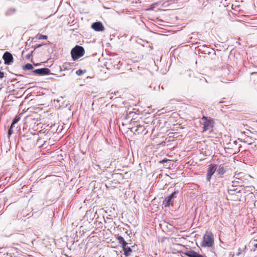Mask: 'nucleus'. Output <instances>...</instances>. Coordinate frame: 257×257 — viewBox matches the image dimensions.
<instances>
[{
  "label": "nucleus",
  "mask_w": 257,
  "mask_h": 257,
  "mask_svg": "<svg viewBox=\"0 0 257 257\" xmlns=\"http://www.w3.org/2000/svg\"><path fill=\"white\" fill-rule=\"evenodd\" d=\"M243 190V188L241 187H237L232 186L228 190L229 194L228 200L233 201H240L243 197L242 193Z\"/></svg>",
  "instance_id": "nucleus-1"
},
{
  "label": "nucleus",
  "mask_w": 257,
  "mask_h": 257,
  "mask_svg": "<svg viewBox=\"0 0 257 257\" xmlns=\"http://www.w3.org/2000/svg\"><path fill=\"white\" fill-rule=\"evenodd\" d=\"M214 244V237L213 233L209 231L205 232L203 240L201 242L202 247H212Z\"/></svg>",
  "instance_id": "nucleus-2"
},
{
  "label": "nucleus",
  "mask_w": 257,
  "mask_h": 257,
  "mask_svg": "<svg viewBox=\"0 0 257 257\" xmlns=\"http://www.w3.org/2000/svg\"><path fill=\"white\" fill-rule=\"evenodd\" d=\"M85 54V50L83 47L76 45L71 51V55L73 60H78Z\"/></svg>",
  "instance_id": "nucleus-3"
},
{
  "label": "nucleus",
  "mask_w": 257,
  "mask_h": 257,
  "mask_svg": "<svg viewBox=\"0 0 257 257\" xmlns=\"http://www.w3.org/2000/svg\"><path fill=\"white\" fill-rule=\"evenodd\" d=\"M202 120H204L203 125V132H206L208 130L212 129L214 126V121L213 119L210 117H208L203 116L202 117Z\"/></svg>",
  "instance_id": "nucleus-4"
},
{
  "label": "nucleus",
  "mask_w": 257,
  "mask_h": 257,
  "mask_svg": "<svg viewBox=\"0 0 257 257\" xmlns=\"http://www.w3.org/2000/svg\"><path fill=\"white\" fill-rule=\"evenodd\" d=\"M242 175V173H238L235 175L232 181V186L237 187H241V188H242L244 181L243 179L241 178Z\"/></svg>",
  "instance_id": "nucleus-5"
},
{
  "label": "nucleus",
  "mask_w": 257,
  "mask_h": 257,
  "mask_svg": "<svg viewBox=\"0 0 257 257\" xmlns=\"http://www.w3.org/2000/svg\"><path fill=\"white\" fill-rule=\"evenodd\" d=\"M3 58L6 65H10L14 62V58L13 55L9 52H6L3 56Z\"/></svg>",
  "instance_id": "nucleus-6"
},
{
  "label": "nucleus",
  "mask_w": 257,
  "mask_h": 257,
  "mask_svg": "<svg viewBox=\"0 0 257 257\" xmlns=\"http://www.w3.org/2000/svg\"><path fill=\"white\" fill-rule=\"evenodd\" d=\"M216 170V165L210 164L208 166L207 170V180L210 181L211 176L215 173Z\"/></svg>",
  "instance_id": "nucleus-7"
},
{
  "label": "nucleus",
  "mask_w": 257,
  "mask_h": 257,
  "mask_svg": "<svg viewBox=\"0 0 257 257\" xmlns=\"http://www.w3.org/2000/svg\"><path fill=\"white\" fill-rule=\"evenodd\" d=\"M176 192H173L170 196L166 197L164 201V204L165 207L169 206L170 204L173 205L172 200L176 197Z\"/></svg>",
  "instance_id": "nucleus-8"
},
{
  "label": "nucleus",
  "mask_w": 257,
  "mask_h": 257,
  "mask_svg": "<svg viewBox=\"0 0 257 257\" xmlns=\"http://www.w3.org/2000/svg\"><path fill=\"white\" fill-rule=\"evenodd\" d=\"M34 73L39 75H49L50 74V70L47 68L38 69L35 70Z\"/></svg>",
  "instance_id": "nucleus-9"
},
{
  "label": "nucleus",
  "mask_w": 257,
  "mask_h": 257,
  "mask_svg": "<svg viewBox=\"0 0 257 257\" xmlns=\"http://www.w3.org/2000/svg\"><path fill=\"white\" fill-rule=\"evenodd\" d=\"M91 28L95 31H102L104 30V26L100 22H97L93 23Z\"/></svg>",
  "instance_id": "nucleus-10"
},
{
  "label": "nucleus",
  "mask_w": 257,
  "mask_h": 257,
  "mask_svg": "<svg viewBox=\"0 0 257 257\" xmlns=\"http://www.w3.org/2000/svg\"><path fill=\"white\" fill-rule=\"evenodd\" d=\"M22 114V113H20L18 116H16L15 119L13 120L12 124H11V125L10 126V128L9 129V131H8V135L9 136H11V135H12L13 134V127H14V125L15 123H17L19 120L20 119V118H21V115Z\"/></svg>",
  "instance_id": "nucleus-11"
},
{
  "label": "nucleus",
  "mask_w": 257,
  "mask_h": 257,
  "mask_svg": "<svg viewBox=\"0 0 257 257\" xmlns=\"http://www.w3.org/2000/svg\"><path fill=\"white\" fill-rule=\"evenodd\" d=\"M185 254L188 257H207L199 254L193 250H189L185 252Z\"/></svg>",
  "instance_id": "nucleus-12"
},
{
  "label": "nucleus",
  "mask_w": 257,
  "mask_h": 257,
  "mask_svg": "<svg viewBox=\"0 0 257 257\" xmlns=\"http://www.w3.org/2000/svg\"><path fill=\"white\" fill-rule=\"evenodd\" d=\"M217 171L218 175L221 177H222V176L226 173V168L223 166V165H221L218 167V168L217 169Z\"/></svg>",
  "instance_id": "nucleus-13"
},
{
  "label": "nucleus",
  "mask_w": 257,
  "mask_h": 257,
  "mask_svg": "<svg viewBox=\"0 0 257 257\" xmlns=\"http://www.w3.org/2000/svg\"><path fill=\"white\" fill-rule=\"evenodd\" d=\"M123 250L124 251V253L126 256L129 255L130 253L132 252V249L130 247L126 246H123Z\"/></svg>",
  "instance_id": "nucleus-14"
},
{
  "label": "nucleus",
  "mask_w": 257,
  "mask_h": 257,
  "mask_svg": "<svg viewBox=\"0 0 257 257\" xmlns=\"http://www.w3.org/2000/svg\"><path fill=\"white\" fill-rule=\"evenodd\" d=\"M116 239L117 240H118V242L119 244H121L122 245V247L123 246H126V245L127 244V243L126 242V241L124 240V238L123 237L121 236H119L118 235L117 237H116Z\"/></svg>",
  "instance_id": "nucleus-15"
},
{
  "label": "nucleus",
  "mask_w": 257,
  "mask_h": 257,
  "mask_svg": "<svg viewBox=\"0 0 257 257\" xmlns=\"http://www.w3.org/2000/svg\"><path fill=\"white\" fill-rule=\"evenodd\" d=\"M249 79L253 82H257V72L251 73Z\"/></svg>",
  "instance_id": "nucleus-16"
},
{
  "label": "nucleus",
  "mask_w": 257,
  "mask_h": 257,
  "mask_svg": "<svg viewBox=\"0 0 257 257\" xmlns=\"http://www.w3.org/2000/svg\"><path fill=\"white\" fill-rule=\"evenodd\" d=\"M33 69V65L31 64H30V63H28L27 64H26L24 67H23V69L25 70H32Z\"/></svg>",
  "instance_id": "nucleus-17"
},
{
  "label": "nucleus",
  "mask_w": 257,
  "mask_h": 257,
  "mask_svg": "<svg viewBox=\"0 0 257 257\" xmlns=\"http://www.w3.org/2000/svg\"><path fill=\"white\" fill-rule=\"evenodd\" d=\"M36 38L38 40H42V39L46 40L48 38V37L46 35H43L40 34V35H37L36 36Z\"/></svg>",
  "instance_id": "nucleus-18"
},
{
  "label": "nucleus",
  "mask_w": 257,
  "mask_h": 257,
  "mask_svg": "<svg viewBox=\"0 0 257 257\" xmlns=\"http://www.w3.org/2000/svg\"><path fill=\"white\" fill-rule=\"evenodd\" d=\"M83 72L81 69H79L76 72V74L78 76L81 75L83 74Z\"/></svg>",
  "instance_id": "nucleus-19"
},
{
  "label": "nucleus",
  "mask_w": 257,
  "mask_h": 257,
  "mask_svg": "<svg viewBox=\"0 0 257 257\" xmlns=\"http://www.w3.org/2000/svg\"><path fill=\"white\" fill-rule=\"evenodd\" d=\"M168 161H169V160H168V159H163V160H161V161H159V163L160 164H164V163H165L167 162Z\"/></svg>",
  "instance_id": "nucleus-20"
},
{
  "label": "nucleus",
  "mask_w": 257,
  "mask_h": 257,
  "mask_svg": "<svg viewBox=\"0 0 257 257\" xmlns=\"http://www.w3.org/2000/svg\"><path fill=\"white\" fill-rule=\"evenodd\" d=\"M5 77V73L4 72L1 71L0 70V79H2Z\"/></svg>",
  "instance_id": "nucleus-21"
},
{
  "label": "nucleus",
  "mask_w": 257,
  "mask_h": 257,
  "mask_svg": "<svg viewBox=\"0 0 257 257\" xmlns=\"http://www.w3.org/2000/svg\"><path fill=\"white\" fill-rule=\"evenodd\" d=\"M244 142L248 144L249 145H252L253 144L252 142H250L249 141H248V140H244Z\"/></svg>",
  "instance_id": "nucleus-22"
},
{
  "label": "nucleus",
  "mask_w": 257,
  "mask_h": 257,
  "mask_svg": "<svg viewBox=\"0 0 257 257\" xmlns=\"http://www.w3.org/2000/svg\"><path fill=\"white\" fill-rule=\"evenodd\" d=\"M33 51L31 52V54H29L26 56L27 59H30L31 56L32 55Z\"/></svg>",
  "instance_id": "nucleus-23"
},
{
  "label": "nucleus",
  "mask_w": 257,
  "mask_h": 257,
  "mask_svg": "<svg viewBox=\"0 0 257 257\" xmlns=\"http://www.w3.org/2000/svg\"><path fill=\"white\" fill-rule=\"evenodd\" d=\"M254 246L255 247L257 248V243L255 244L254 245Z\"/></svg>",
  "instance_id": "nucleus-24"
}]
</instances>
